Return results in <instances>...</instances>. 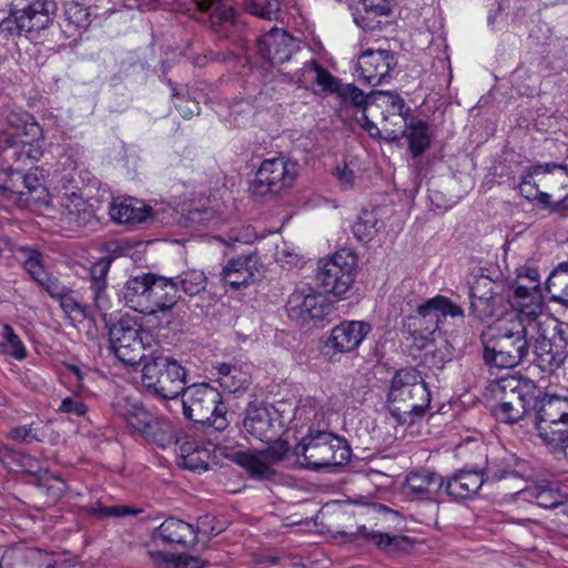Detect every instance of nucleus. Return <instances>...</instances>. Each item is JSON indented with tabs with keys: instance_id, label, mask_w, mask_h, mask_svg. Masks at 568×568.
Masks as SVG:
<instances>
[{
	"instance_id": "obj_1",
	"label": "nucleus",
	"mask_w": 568,
	"mask_h": 568,
	"mask_svg": "<svg viewBox=\"0 0 568 568\" xmlns=\"http://www.w3.org/2000/svg\"><path fill=\"white\" fill-rule=\"evenodd\" d=\"M456 317H464L463 308L448 297L436 295L418 305L416 312L404 320L403 327L412 336L416 348L425 349L439 343L434 351L424 354L423 364L428 368L440 371L450 361L452 353L444 335L448 331V320Z\"/></svg>"
},
{
	"instance_id": "obj_2",
	"label": "nucleus",
	"mask_w": 568,
	"mask_h": 568,
	"mask_svg": "<svg viewBox=\"0 0 568 568\" xmlns=\"http://www.w3.org/2000/svg\"><path fill=\"white\" fill-rule=\"evenodd\" d=\"M496 400L491 412L504 424L514 425L520 420L530 423L542 390L531 379L506 375L490 384Z\"/></svg>"
},
{
	"instance_id": "obj_3",
	"label": "nucleus",
	"mask_w": 568,
	"mask_h": 568,
	"mask_svg": "<svg viewBox=\"0 0 568 568\" xmlns=\"http://www.w3.org/2000/svg\"><path fill=\"white\" fill-rule=\"evenodd\" d=\"M430 404V392L415 367H403L390 379L387 407L399 424H415Z\"/></svg>"
},
{
	"instance_id": "obj_4",
	"label": "nucleus",
	"mask_w": 568,
	"mask_h": 568,
	"mask_svg": "<svg viewBox=\"0 0 568 568\" xmlns=\"http://www.w3.org/2000/svg\"><path fill=\"white\" fill-rule=\"evenodd\" d=\"M538 327V323H526L525 326L513 323L510 328H503L496 334H483L485 363L497 368H514L524 363L530 355L529 336Z\"/></svg>"
},
{
	"instance_id": "obj_5",
	"label": "nucleus",
	"mask_w": 568,
	"mask_h": 568,
	"mask_svg": "<svg viewBox=\"0 0 568 568\" xmlns=\"http://www.w3.org/2000/svg\"><path fill=\"white\" fill-rule=\"evenodd\" d=\"M294 455L303 457L304 468L335 470L349 462L352 450L344 438L331 432L311 429L294 447Z\"/></svg>"
},
{
	"instance_id": "obj_6",
	"label": "nucleus",
	"mask_w": 568,
	"mask_h": 568,
	"mask_svg": "<svg viewBox=\"0 0 568 568\" xmlns=\"http://www.w3.org/2000/svg\"><path fill=\"white\" fill-rule=\"evenodd\" d=\"M186 419L223 432L230 425L229 407L221 393L207 383L184 387L180 394Z\"/></svg>"
},
{
	"instance_id": "obj_7",
	"label": "nucleus",
	"mask_w": 568,
	"mask_h": 568,
	"mask_svg": "<svg viewBox=\"0 0 568 568\" xmlns=\"http://www.w3.org/2000/svg\"><path fill=\"white\" fill-rule=\"evenodd\" d=\"M142 362V385L146 392L155 397L178 400L185 387V368L162 354L146 356Z\"/></svg>"
},
{
	"instance_id": "obj_8",
	"label": "nucleus",
	"mask_w": 568,
	"mask_h": 568,
	"mask_svg": "<svg viewBox=\"0 0 568 568\" xmlns=\"http://www.w3.org/2000/svg\"><path fill=\"white\" fill-rule=\"evenodd\" d=\"M54 0H16L10 13L0 21V36L14 38L45 29L57 12Z\"/></svg>"
},
{
	"instance_id": "obj_9",
	"label": "nucleus",
	"mask_w": 568,
	"mask_h": 568,
	"mask_svg": "<svg viewBox=\"0 0 568 568\" xmlns=\"http://www.w3.org/2000/svg\"><path fill=\"white\" fill-rule=\"evenodd\" d=\"M293 409L285 402H250L243 413V429L261 442H272L292 420Z\"/></svg>"
},
{
	"instance_id": "obj_10",
	"label": "nucleus",
	"mask_w": 568,
	"mask_h": 568,
	"mask_svg": "<svg viewBox=\"0 0 568 568\" xmlns=\"http://www.w3.org/2000/svg\"><path fill=\"white\" fill-rule=\"evenodd\" d=\"M102 317L114 355L125 365H139L146 357L145 339L149 337L142 326L129 315L121 316L115 322L108 321L105 314Z\"/></svg>"
},
{
	"instance_id": "obj_11",
	"label": "nucleus",
	"mask_w": 568,
	"mask_h": 568,
	"mask_svg": "<svg viewBox=\"0 0 568 568\" xmlns=\"http://www.w3.org/2000/svg\"><path fill=\"white\" fill-rule=\"evenodd\" d=\"M356 256L342 250L336 252L333 257L326 261H320L316 273V281L325 293L335 296L345 295L355 281Z\"/></svg>"
},
{
	"instance_id": "obj_12",
	"label": "nucleus",
	"mask_w": 568,
	"mask_h": 568,
	"mask_svg": "<svg viewBox=\"0 0 568 568\" xmlns=\"http://www.w3.org/2000/svg\"><path fill=\"white\" fill-rule=\"evenodd\" d=\"M333 310L327 297L312 288L294 291L286 303L290 320L301 327L324 321Z\"/></svg>"
},
{
	"instance_id": "obj_13",
	"label": "nucleus",
	"mask_w": 568,
	"mask_h": 568,
	"mask_svg": "<svg viewBox=\"0 0 568 568\" xmlns=\"http://www.w3.org/2000/svg\"><path fill=\"white\" fill-rule=\"evenodd\" d=\"M550 323H542L541 328L535 331L529 336V343L534 342V348L531 352V362L536 364L542 372L552 373L559 368L566 361L568 352L566 349L567 343L562 337V329L555 326L559 335V342L549 338L547 336V329Z\"/></svg>"
},
{
	"instance_id": "obj_14",
	"label": "nucleus",
	"mask_w": 568,
	"mask_h": 568,
	"mask_svg": "<svg viewBox=\"0 0 568 568\" xmlns=\"http://www.w3.org/2000/svg\"><path fill=\"white\" fill-rule=\"evenodd\" d=\"M262 273L263 264L257 253L251 252L230 258L223 266L220 277L224 286L239 291L258 282Z\"/></svg>"
},
{
	"instance_id": "obj_15",
	"label": "nucleus",
	"mask_w": 568,
	"mask_h": 568,
	"mask_svg": "<svg viewBox=\"0 0 568 568\" xmlns=\"http://www.w3.org/2000/svg\"><path fill=\"white\" fill-rule=\"evenodd\" d=\"M511 307L518 310V324L538 323L541 328L542 323H551V321L542 315L545 306L541 290L528 287L525 283H515L513 285V294L508 296Z\"/></svg>"
},
{
	"instance_id": "obj_16",
	"label": "nucleus",
	"mask_w": 568,
	"mask_h": 568,
	"mask_svg": "<svg viewBox=\"0 0 568 568\" xmlns=\"http://www.w3.org/2000/svg\"><path fill=\"white\" fill-rule=\"evenodd\" d=\"M396 64L397 61L392 51L367 49L359 54L356 71L361 81L376 87L388 82Z\"/></svg>"
},
{
	"instance_id": "obj_17",
	"label": "nucleus",
	"mask_w": 568,
	"mask_h": 568,
	"mask_svg": "<svg viewBox=\"0 0 568 568\" xmlns=\"http://www.w3.org/2000/svg\"><path fill=\"white\" fill-rule=\"evenodd\" d=\"M9 129L0 134V146L4 149L22 148L27 145L29 149L24 153L29 158L31 154V142L41 135V129L33 118L24 113L22 115L11 112L8 118Z\"/></svg>"
},
{
	"instance_id": "obj_18",
	"label": "nucleus",
	"mask_w": 568,
	"mask_h": 568,
	"mask_svg": "<svg viewBox=\"0 0 568 568\" xmlns=\"http://www.w3.org/2000/svg\"><path fill=\"white\" fill-rule=\"evenodd\" d=\"M49 191L40 180H3L0 183V200L24 207L30 204H48Z\"/></svg>"
},
{
	"instance_id": "obj_19",
	"label": "nucleus",
	"mask_w": 568,
	"mask_h": 568,
	"mask_svg": "<svg viewBox=\"0 0 568 568\" xmlns=\"http://www.w3.org/2000/svg\"><path fill=\"white\" fill-rule=\"evenodd\" d=\"M150 278L151 285L148 291V305L144 314L155 316L160 313L163 318H168L180 298L178 282L154 273Z\"/></svg>"
},
{
	"instance_id": "obj_20",
	"label": "nucleus",
	"mask_w": 568,
	"mask_h": 568,
	"mask_svg": "<svg viewBox=\"0 0 568 568\" xmlns=\"http://www.w3.org/2000/svg\"><path fill=\"white\" fill-rule=\"evenodd\" d=\"M298 49V42L284 30L273 28L257 40L260 55L272 65L291 60Z\"/></svg>"
},
{
	"instance_id": "obj_21",
	"label": "nucleus",
	"mask_w": 568,
	"mask_h": 568,
	"mask_svg": "<svg viewBox=\"0 0 568 568\" xmlns=\"http://www.w3.org/2000/svg\"><path fill=\"white\" fill-rule=\"evenodd\" d=\"M372 331L369 323L364 321H343L334 326L325 343V347L336 353L355 351Z\"/></svg>"
},
{
	"instance_id": "obj_22",
	"label": "nucleus",
	"mask_w": 568,
	"mask_h": 568,
	"mask_svg": "<svg viewBox=\"0 0 568 568\" xmlns=\"http://www.w3.org/2000/svg\"><path fill=\"white\" fill-rule=\"evenodd\" d=\"M111 406L113 414L124 423L125 427L138 435L142 433L153 414L141 400L130 396H116Z\"/></svg>"
},
{
	"instance_id": "obj_23",
	"label": "nucleus",
	"mask_w": 568,
	"mask_h": 568,
	"mask_svg": "<svg viewBox=\"0 0 568 568\" xmlns=\"http://www.w3.org/2000/svg\"><path fill=\"white\" fill-rule=\"evenodd\" d=\"M110 216L119 224L138 226L154 221V213L143 201L128 197L110 205Z\"/></svg>"
},
{
	"instance_id": "obj_24",
	"label": "nucleus",
	"mask_w": 568,
	"mask_h": 568,
	"mask_svg": "<svg viewBox=\"0 0 568 568\" xmlns=\"http://www.w3.org/2000/svg\"><path fill=\"white\" fill-rule=\"evenodd\" d=\"M478 469L463 468L444 478L443 489L453 499H467L475 496L484 486Z\"/></svg>"
},
{
	"instance_id": "obj_25",
	"label": "nucleus",
	"mask_w": 568,
	"mask_h": 568,
	"mask_svg": "<svg viewBox=\"0 0 568 568\" xmlns=\"http://www.w3.org/2000/svg\"><path fill=\"white\" fill-rule=\"evenodd\" d=\"M153 539H160L168 545H179L183 548L191 547L196 544L195 528L183 521L170 517L165 519L152 534Z\"/></svg>"
},
{
	"instance_id": "obj_26",
	"label": "nucleus",
	"mask_w": 568,
	"mask_h": 568,
	"mask_svg": "<svg viewBox=\"0 0 568 568\" xmlns=\"http://www.w3.org/2000/svg\"><path fill=\"white\" fill-rule=\"evenodd\" d=\"M49 554L39 548L12 547L4 551L0 568H50Z\"/></svg>"
},
{
	"instance_id": "obj_27",
	"label": "nucleus",
	"mask_w": 568,
	"mask_h": 568,
	"mask_svg": "<svg viewBox=\"0 0 568 568\" xmlns=\"http://www.w3.org/2000/svg\"><path fill=\"white\" fill-rule=\"evenodd\" d=\"M568 418V398L558 395H541L531 414L530 424L536 429L544 424H552Z\"/></svg>"
},
{
	"instance_id": "obj_28",
	"label": "nucleus",
	"mask_w": 568,
	"mask_h": 568,
	"mask_svg": "<svg viewBox=\"0 0 568 568\" xmlns=\"http://www.w3.org/2000/svg\"><path fill=\"white\" fill-rule=\"evenodd\" d=\"M140 436L148 443L165 449L176 442V428L169 418L153 413Z\"/></svg>"
},
{
	"instance_id": "obj_29",
	"label": "nucleus",
	"mask_w": 568,
	"mask_h": 568,
	"mask_svg": "<svg viewBox=\"0 0 568 568\" xmlns=\"http://www.w3.org/2000/svg\"><path fill=\"white\" fill-rule=\"evenodd\" d=\"M444 477L426 469L412 470L406 477V488L426 499H435L442 491Z\"/></svg>"
},
{
	"instance_id": "obj_30",
	"label": "nucleus",
	"mask_w": 568,
	"mask_h": 568,
	"mask_svg": "<svg viewBox=\"0 0 568 568\" xmlns=\"http://www.w3.org/2000/svg\"><path fill=\"white\" fill-rule=\"evenodd\" d=\"M518 189L526 200L536 202L540 209L549 210L558 214L568 212V193L558 199H554V195L541 192L534 183V180H521Z\"/></svg>"
},
{
	"instance_id": "obj_31",
	"label": "nucleus",
	"mask_w": 568,
	"mask_h": 568,
	"mask_svg": "<svg viewBox=\"0 0 568 568\" xmlns=\"http://www.w3.org/2000/svg\"><path fill=\"white\" fill-rule=\"evenodd\" d=\"M151 276H153V273L131 276L122 288L125 305L141 314H144V310L148 305V291L151 285Z\"/></svg>"
},
{
	"instance_id": "obj_32",
	"label": "nucleus",
	"mask_w": 568,
	"mask_h": 568,
	"mask_svg": "<svg viewBox=\"0 0 568 568\" xmlns=\"http://www.w3.org/2000/svg\"><path fill=\"white\" fill-rule=\"evenodd\" d=\"M293 79L302 88L310 89L317 84L326 92L336 83V78L315 60L305 62L294 72Z\"/></svg>"
},
{
	"instance_id": "obj_33",
	"label": "nucleus",
	"mask_w": 568,
	"mask_h": 568,
	"mask_svg": "<svg viewBox=\"0 0 568 568\" xmlns=\"http://www.w3.org/2000/svg\"><path fill=\"white\" fill-rule=\"evenodd\" d=\"M61 206V220L71 226H85L95 216L93 206L77 193H72Z\"/></svg>"
},
{
	"instance_id": "obj_34",
	"label": "nucleus",
	"mask_w": 568,
	"mask_h": 568,
	"mask_svg": "<svg viewBox=\"0 0 568 568\" xmlns=\"http://www.w3.org/2000/svg\"><path fill=\"white\" fill-rule=\"evenodd\" d=\"M214 368L217 371V382L224 390L237 395L248 389L251 377L240 367L219 363Z\"/></svg>"
},
{
	"instance_id": "obj_35",
	"label": "nucleus",
	"mask_w": 568,
	"mask_h": 568,
	"mask_svg": "<svg viewBox=\"0 0 568 568\" xmlns=\"http://www.w3.org/2000/svg\"><path fill=\"white\" fill-rule=\"evenodd\" d=\"M233 460L243 467L252 478L258 480H268L275 475L272 464L264 457L261 452L253 454L246 452H237L234 454Z\"/></svg>"
},
{
	"instance_id": "obj_36",
	"label": "nucleus",
	"mask_w": 568,
	"mask_h": 568,
	"mask_svg": "<svg viewBox=\"0 0 568 568\" xmlns=\"http://www.w3.org/2000/svg\"><path fill=\"white\" fill-rule=\"evenodd\" d=\"M364 12L355 17V22L363 29L375 30L381 28L377 17H385L392 12L393 0H362Z\"/></svg>"
},
{
	"instance_id": "obj_37",
	"label": "nucleus",
	"mask_w": 568,
	"mask_h": 568,
	"mask_svg": "<svg viewBox=\"0 0 568 568\" xmlns=\"http://www.w3.org/2000/svg\"><path fill=\"white\" fill-rule=\"evenodd\" d=\"M90 26V12L83 4L70 1L64 6L63 32L67 38L75 37Z\"/></svg>"
},
{
	"instance_id": "obj_38",
	"label": "nucleus",
	"mask_w": 568,
	"mask_h": 568,
	"mask_svg": "<svg viewBox=\"0 0 568 568\" xmlns=\"http://www.w3.org/2000/svg\"><path fill=\"white\" fill-rule=\"evenodd\" d=\"M550 301L568 307V262L559 263L546 281Z\"/></svg>"
},
{
	"instance_id": "obj_39",
	"label": "nucleus",
	"mask_w": 568,
	"mask_h": 568,
	"mask_svg": "<svg viewBox=\"0 0 568 568\" xmlns=\"http://www.w3.org/2000/svg\"><path fill=\"white\" fill-rule=\"evenodd\" d=\"M327 92L336 93L341 100V104L345 106L349 105L365 111L369 103V95H366L355 84L342 83L337 78L336 83L333 84Z\"/></svg>"
},
{
	"instance_id": "obj_40",
	"label": "nucleus",
	"mask_w": 568,
	"mask_h": 568,
	"mask_svg": "<svg viewBox=\"0 0 568 568\" xmlns=\"http://www.w3.org/2000/svg\"><path fill=\"white\" fill-rule=\"evenodd\" d=\"M379 209L363 210L353 225V233L362 242L371 241L383 225L378 219Z\"/></svg>"
},
{
	"instance_id": "obj_41",
	"label": "nucleus",
	"mask_w": 568,
	"mask_h": 568,
	"mask_svg": "<svg viewBox=\"0 0 568 568\" xmlns=\"http://www.w3.org/2000/svg\"><path fill=\"white\" fill-rule=\"evenodd\" d=\"M537 432L547 446L559 450L568 440V418L544 424Z\"/></svg>"
},
{
	"instance_id": "obj_42",
	"label": "nucleus",
	"mask_w": 568,
	"mask_h": 568,
	"mask_svg": "<svg viewBox=\"0 0 568 568\" xmlns=\"http://www.w3.org/2000/svg\"><path fill=\"white\" fill-rule=\"evenodd\" d=\"M0 463L11 471L33 473L38 466L37 460L32 456L21 450H16L8 445L6 446Z\"/></svg>"
},
{
	"instance_id": "obj_43",
	"label": "nucleus",
	"mask_w": 568,
	"mask_h": 568,
	"mask_svg": "<svg viewBox=\"0 0 568 568\" xmlns=\"http://www.w3.org/2000/svg\"><path fill=\"white\" fill-rule=\"evenodd\" d=\"M194 9L206 14L213 23L232 18V7L226 0H191Z\"/></svg>"
},
{
	"instance_id": "obj_44",
	"label": "nucleus",
	"mask_w": 568,
	"mask_h": 568,
	"mask_svg": "<svg viewBox=\"0 0 568 568\" xmlns=\"http://www.w3.org/2000/svg\"><path fill=\"white\" fill-rule=\"evenodd\" d=\"M400 135L406 136L409 150L414 156L420 155L429 146L428 125L423 121L410 124Z\"/></svg>"
},
{
	"instance_id": "obj_45",
	"label": "nucleus",
	"mask_w": 568,
	"mask_h": 568,
	"mask_svg": "<svg viewBox=\"0 0 568 568\" xmlns=\"http://www.w3.org/2000/svg\"><path fill=\"white\" fill-rule=\"evenodd\" d=\"M258 175L276 174L278 178H295L296 163L285 156L264 160L257 171Z\"/></svg>"
},
{
	"instance_id": "obj_46",
	"label": "nucleus",
	"mask_w": 568,
	"mask_h": 568,
	"mask_svg": "<svg viewBox=\"0 0 568 568\" xmlns=\"http://www.w3.org/2000/svg\"><path fill=\"white\" fill-rule=\"evenodd\" d=\"M181 290L189 296L200 295L205 292L207 277L203 271L189 270L178 276Z\"/></svg>"
},
{
	"instance_id": "obj_47",
	"label": "nucleus",
	"mask_w": 568,
	"mask_h": 568,
	"mask_svg": "<svg viewBox=\"0 0 568 568\" xmlns=\"http://www.w3.org/2000/svg\"><path fill=\"white\" fill-rule=\"evenodd\" d=\"M0 348L3 354L10 355L17 361H23L27 357V349L22 341L9 324L3 325Z\"/></svg>"
},
{
	"instance_id": "obj_48",
	"label": "nucleus",
	"mask_w": 568,
	"mask_h": 568,
	"mask_svg": "<svg viewBox=\"0 0 568 568\" xmlns=\"http://www.w3.org/2000/svg\"><path fill=\"white\" fill-rule=\"evenodd\" d=\"M247 11L258 18L273 21L281 14L280 0H246Z\"/></svg>"
},
{
	"instance_id": "obj_49",
	"label": "nucleus",
	"mask_w": 568,
	"mask_h": 568,
	"mask_svg": "<svg viewBox=\"0 0 568 568\" xmlns=\"http://www.w3.org/2000/svg\"><path fill=\"white\" fill-rule=\"evenodd\" d=\"M501 301L499 295H489L477 300H470V310L479 320H487L498 315L497 305Z\"/></svg>"
},
{
	"instance_id": "obj_50",
	"label": "nucleus",
	"mask_w": 568,
	"mask_h": 568,
	"mask_svg": "<svg viewBox=\"0 0 568 568\" xmlns=\"http://www.w3.org/2000/svg\"><path fill=\"white\" fill-rule=\"evenodd\" d=\"M478 471L484 479V484H488L501 480L511 473V469L501 459H487L486 466Z\"/></svg>"
},
{
	"instance_id": "obj_51",
	"label": "nucleus",
	"mask_w": 568,
	"mask_h": 568,
	"mask_svg": "<svg viewBox=\"0 0 568 568\" xmlns=\"http://www.w3.org/2000/svg\"><path fill=\"white\" fill-rule=\"evenodd\" d=\"M87 513L97 517H126V516H135L141 513L140 509L125 506H103V507H90L87 508Z\"/></svg>"
},
{
	"instance_id": "obj_52",
	"label": "nucleus",
	"mask_w": 568,
	"mask_h": 568,
	"mask_svg": "<svg viewBox=\"0 0 568 568\" xmlns=\"http://www.w3.org/2000/svg\"><path fill=\"white\" fill-rule=\"evenodd\" d=\"M498 284L488 276H479L468 288L469 300L488 297L489 295H499L496 292Z\"/></svg>"
},
{
	"instance_id": "obj_53",
	"label": "nucleus",
	"mask_w": 568,
	"mask_h": 568,
	"mask_svg": "<svg viewBox=\"0 0 568 568\" xmlns=\"http://www.w3.org/2000/svg\"><path fill=\"white\" fill-rule=\"evenodd\" d=\"M55 301L59 302L61 308L68 316L79 314L81 317H88V307L82 305L74 296L73 291L67 287V292L61 294Z\"/></svg>"
},
{
	"instance_id": "obj_54",
	"label": "nucleus",
	"mask_w": 568,
	"mask_h": 568,
	"mask_svg": "<svg viewBox=\"0 0 568 568\" xmlns=\"http://www.w3.org/2000/svg\"><path fill=\"white\" fill-rule=\"evenodd\" d=\"M110 260H103L101 257L91 266V291L106 288V276L110 271Z\"/></svg>"
},
{
	"instance_id": "obj_55",
	"label": "nucleus",
	"mask_w": 568,
	"mask_h": 568,
	"mask_svg": "<svg viewBox=\"0 0 568 568\" xmlns=\"http://www.w3.org/2000/svg\"><path fill=\"white\" fill-rule=\"evenodd\" d=\"M351 536H353L354 538L362 537L365 540L374 544L379 550L384 552L388 548L392 537V535L386 532L369 530L365 525L357 527V530Z\"/></svg>"
},
{
	"instance_id": "obj_56",
	"label": "nucleus",
	"mask_w": 568,
	"mask_h": 568,
	"mask_svg": "<svg viewBox=\"0 0 568 568\" xmlns=\"http://www.w3.org/2000/svg\"><path fill=\"white\" fill-rule=\"evenodd\" d=\"M57 412L84 417L88 413V406L78 396H68L61 400Z\"/></svg>"
},
{
	"instance_id": "obj_57",
	"label": "nucleus",
	"mask_w": 568,
	"mask_h": 568,
	"mask_svg": "<svg viewBox=\"0 0 568 568\" xmlns=\"http://www.w3.org/2000/svg\"><path fill=\"white\" fill-rule=\"evenodd\" d=\"M534 497L535 503L546 509L556 508L562 504L561 496L550 488H537Z\"/></svg>"
},
{
	"instance_id": "obj_58",
	"label": "nucleus",
	"mask_w": 568,
	"mask_h": 568,
	"mask_svg": "<svg viewBox=\"0 0 568 568\" xmlns=\"http://www.w3.org/2000/svg\"><path fill=\"white\" fill-rule=\"evenodd\" d=\"M385 99L386 105L389 108L388 112L392 118L396 120L406 121L404 118L405 112H409V108L405 110V101L398 95L390 92H378Z\"/></svg>"
},
{
	"instance_id": "obj_59",
	"label": "nucleus",
	"mask_w": 568,
	"mask_h": 568,
	"mask_svg": "<svg viewBox=\"0 0 568 568\" xmlns=\"http://www.w3.org/2000/svg\"><path fill=\"white\" fill-rule=\"evenodd\" d=\"M288 450L290 445L287 440L276 437V439L271 445H268L264 450L260 452L264 455V457H266V459L271 464H274L282 460L286 456Z\"/></svg>"
},
{
	"instance_id": "obj_60",
	"label": "nucleus",
	"mask_w": 568,
	"mask_h": 568,
	"mask_svg": "<svg viewBox=\"0 0 568 568\" xmlns=\"http://www.w3.org/2000/svg\"><path fill=\"white\" fill-rule=\"evenodd\" d=\"M40 256L41 255L38 252H32V254L23 263L26 272L37 284H39L48 274L40 261Z\"/></svg>"
},
{
	"instance_id": "obj_61",
	"label": "nucleus",
	"mask_w": 568,
	"mask_h": 568,
	"mask_svg": "<svg viewBox=\"0 0 568 568\" xmlns=\"http://www.w3.org/2000/svg\"><path fill=\"white\" fill-rule=\"evenodd\" d=\"M283 180H251L248 184V191L253 196L264 197L268 194H274L277 191L275 186H277L278 182Z\"/></svg>"
},
{
	"instance_id": "obj_62",
	"label": "nucleus",
	"mask_w": 568,
	"mask_h": 568,
	"mask_svg": "<svg viewBox=\"0 0 568 568\" xmlns=\"http://www.w3.org/2000/svg\"><path fill=\"white\" fill-rule=\"evenodd\" d=\"M544 174H552V175H568V166L556 163H544V164H535L527 168V175H544Z\"/></svg>"
},
{
	"instance_id": "obj_63",
	"label": "nucleus",
	"mask_w": 568,
	"mask_h": 568,
	"mask_svg": "<svg viewBox=\"0 0 568 568\" xmlns=\"http://www.w3.org/2000/svg\"><path fill=\"white\" fill-rule=\"evenodd\" d=\"M38 285L41 286L54 300L61 297V294L67 292L68 287L63 285L58 277L50 273H48Z\"/></svg>"
},
{
	"instance_id": "obj_64",
	"label": "nucleus",
	"mask_w": 568,
	"mask_h": 568,
	"mask_svg": "<svg viewBox=\"0 0 568 568\" xmlns=\"http://www.w3.org/2000/svg\"><path fill=\"white\" fill-rule=\"evenodd\" d=\"M176 110L184 119H190L200 113L199 102L189 97H178L174 102Z\"/></svg>"
}]
</instances>
